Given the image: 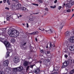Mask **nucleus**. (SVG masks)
<instances>
[{"label":"nucleus","mask_w":74,"mask_h":74,"mask_svg":"<svg viewBox=\"0 0 74 74\" xmlns=\"http://www.w3.org/2000/svg\"><path fill=\"white\" fill-rule=\"evenodd\" d=\"M44 59L42 58L41 60V61L39 63L41 64L42 62L43 63L45 64H47L48 66H49L51 64V62L49 61L50 60L49 59H47V58L45 57Z\"/></svg>","instance_id":"nucleus-4"},{"label":"nucleus","mask_w":74,"mask_h":74,"mask_svg":"<svg viewBox=\"0 0 74 74\" xmlns=\"http://www.w3.org/2000/svg\"><path fill=\"white\" fill-rule=\"evenodd\" d=\"M42 57H44L43 56H42Z\"/></svg>","instance_id":"nucleus-63"},{"label":"nucleus","mask_w":74,"mask_h":74,"mask_svg":"<svg viewBox=\"0 0 74 74\" xmlns=\"http://www.w3.org/2000/svg\"><path fill=\"white\" fill-rule=\"evenodd\" d=\"M4 40V38L0 37V41L3 43L6 48L7 51L5 56V58H7L10 56V52H11L12 51V50L11 49V45L10 44V43L7 41L3 42V40Z\"/></svg>","instance_id":"nucleus-1"},{"label":"nucleus","mask_w":74,"mask_h":74,"mask_svg":"<svg viewBox=\"0 0 74 74\" xmlns=\"http://www.w3.org/2000/svg\"><path fill=\"white\" fill-rule=\"evenodd\" d=\"M11 42L13 43L15 42V40L14 38L12 39L11 40Z\"/></svg>","instance_id":"nucleus-25"},{"label":"nucleus","mask_w":74,"mask_h":74,"mask_svg":"<svg viewBox=\"0 0 74 74\" xmlns=\"http://www.w3.org/2000/svg\"><path fill=\"white\" fill-rule=\"evenodd\" d=\"M8 63H9V61L8 60H5L3 62L4 66H8Z\"/></svg>","instance_id":"nucleus-15"},{"label":"nucleus","mask_w":74,"mask_h":74,"mask_svg":"<svg viewBox=\"0 0 74 74\" xmlns=\"http://www.w3.org/2000/svg\"><path fill=\"white\" fill-rule=\"evenodd\" d=\"M71 11V10L70 9H69L66 10V12H70Z\"/></svg>","instance_id":"nucleus-35"},{"label":"nucleus","mask_w":74,"mask_h":74,"mask_svg":"<svg viewBox=\"0 0 74 74\" xmlns=\"http://www.w3.org/2000/svg\"><path fill=\"white\" fill-rule=\"evenodd\" d=\"M74 4V1L71 2V1H69L68 2V3L66 4L65 7L66 8H70L71 5H73Z\"/></svg>","instance_id":"nucleus-7"},{"label":"nucleus","mask_w":74,"mask_h":74,"mask_svg":"<svg viewBox=\"0 0 74 74\" xmlns=\"http://www.w3.org/2000/svg\"><path fill=\"white\" fill-rule=\"evenodd\" d=\"M63 45H66V49H65V52L67 53L68 52V47H70V42H67L65 43H64L63 44Z\"/></svg>","instance_id":"nucleus-9"},{"label":"nucleus","mask_w":74,"mask_h":74,"mask_svg":"<svg viewBox=\"0 0 74 74\" xmlns=\"http://www.w3.org/2000/svg\"><path fill=\"white\" fill-rule=\"evenodd\" d=\"M35 40H36V41H38L37 38H36Z\"/></svg>","instance_id":"nucleus-52"},{"label":"nucleus","mask_w":74,"mask_h":74,"mask_svg":"<svg viewBox=\"0 0 74 74\" xmlns=\"http://www.w3.org/2000/svg\"><path fill=\"white\" fill-rule=\"evenodd\" d=\"M4 23H5V21H4Z\"/></svg>","instance_id":"nucleus-60"},{"label":"nucleus","mask_w":74,"mask_h":74,"mask_svg":"<svg viewBox=\"0 0 74 74\" xmlns=\"http://www.w3.org/2000/svg\"><path fill=\"white\" fill-rule=\"evenodd\" d=\"M55 47V45H52V42H50V47L51 48V47Z\"/></svg>","instance_id":"nucleus-26"},{"label":"nucleus","mask_w":74,"mask_h":74,"mask_svg":"<svg viewBox=\"0 0 74 74\" xmlns=\"http://www.w3.org/2000/svg\"><path fill=\"white\" fill-rule=\"evenodd\" d=\"M57 1H57V0H56L54 2V3H57Z\"/></svg>","instance_id":"nucleus-47"},{"label":"nucleus","mask_w":74,"mask_h":74,"mask_svg":"<svg viewBox=\"0 0 74 74\" xmlns=\"http://www.w3.org/2000/svg\"><path fill=\"white\" fill-rule=\"evenodd\" d=\"M38 32L37 31H36V32H34L33 33H32L30 34L32 35L33 34V35H34V34H38Z\"/></svg>","instance_id":"nucleus-21"},{"label":"nucleus","mask_w":74,"mask_h":74,"mask_svg":"<svg viewBox=\"0 0 74 74\" xmlns=\"http://www.w3.org/2000/svg\"><path fill=\"white\" fill-rule=\"evenodd\" d=\"M73 51H74V49H73Z\"/></svg>","instance_id":"nucleus-61"},{"label":"nucleus","mask_w":74,"mask_h":74,"mask_svg":"<svg viewBox=\"0 0 74 74\" xmlns=\"http://www.w3.org/2000/svg\"><path fill=\"white\" fill-rule=\"evenodd\" d=\"M2 71H0V74H5V73L4 71L5 72H8L9 70H10V68L9 67H7L5 69L4 68H3L2 69Z\"/></svg>","instance_id":"nucleus-6"},{"label":"nucleus","mask_w":74,"mask_h":74,"mask_svg":"<svg viewBox=\"0 0 74 74\" xmlns=\"http://www.w3.org/2000/svg\"><path fill=\"white\" fill-rule=\"evenodd\" d=\"M64 56L65 58H67L68 57V56L67 54H65Z\"/></svg>","instance_id":"nucleus-40"},{"label":"nucleus","mask_w":74,"mask_h":74,"mask_svg":"<svg viewBox=\"0 0 74 74\" xmlns=\"http://www.w3.org/2000/svg\"><path fill=\"white\" fill-rule=\"evenodd\" d=\"M47 54H49V53H50V51H47Z\"/></svg>","instance_id":"nucleus-44"},{"label":"nucleus","mask_w":74,"mask_h":74,"mask_svg":"<svg viewBox=\"0 0 74 74\" xmlns=\"http://www.w3.org/2000/svg\"><path fill=\"white\" fill-rule=\"evenodd\" d=\"M46 48H48V46H46Z\"/></svg>","instance_id":"nucleus-58"},{"label":"nucleus","mask_w":74,"mask_h":74,"mask_svg":"<svg viewBox=\"0 0 74 74\" xmlns=\"http://www.w3.org/2000/svg\"><path fill=\"white\" fill-rule=\"evenodd\" d=\"M69 40L70 42L74 43V36L71 37Z\"/></svg>","instance_id":"nucleus-13"},{"label":"nucleus","mask_w":74,"mask_h":74,"mask_svg":"<svg viewBox=\"0 0 74 74\" xmlns=\"http://www.w3.org/2000/svg\"><path fill=\"white\" fill-rule=\"evenodd\" d=\"M16 10L17 9H21V10L23 11H25V12H27L28 11V10L25 8L24 7H22L20 3H18L16 5Z\"/></svg>","instance_id":"nucleus-5"},{"label":"nucleus","mask_w":74,"mask_h":74,"mask_svg":"<svg viewBox=\"0 0 74 74\" xmlns=\"http://www.w3.org/2000/svg\"><path fill=\"white\" fill-rule=\"evenodd\" d=\"M6 33V29L2 28L0 29V36H5Z\"/></svg>","instance_id":"nucleus-8"},{"label":"nucleus","mask_w":74,"mask_h":74,"mask_svg":"<svg viewBox=\"0 0 74 74\" xmlns=\"http://www.w3.org/2000/svg\"><path fill=\"white\" fill-rule=\"evenodd\" d=\"M72 33H73V35H74V29L72 31Z\"/></svg>","instance_id":"nucleus-51"},{"label":"nucleus","mask_w":74,"mask_h":74,"mask_svg":"<svg viewBox=\"0 0 74 74\" xmlns=\"http://www.w3.org/2000/svg\"><path fill=\"white\" fill-rule=\"evenodd\" d=\"M11 37H17L19 36V31L16 29H10L8 32Z\"/></svg>","instance_id":"nucleus-2"},{"label":"nucleus","mask_w":74,"mask_h":74,"mask_svg":"<svg viewBox=\"0 0 74 74\" xmlns=\"http://www.w3.org/2000/svg\"><path fill=\"white\" fill-rule=\"evenodd\" d=\"M27 27H29V24L28 23H27Z\"/></svg>","instance_id":"nucleus-46"},{"label":"nucleus","mask_w":74,"mask_h":74,"mask_svg":"<svg viewBox=\"0 0 74 74\" xmlns=\"http://www.w3.org/2000/svg\"><path fill=\"white\" fill-rule=\"evenodd\" d=\"M7 3L8 4V5H10V1L9 0H7L6 1Z\"/></svg>","instance_id":"nucleus-28"},{"label":"nucleus","mask_w":74,"mask_h":74,"mask_svg":"<svg viewBox=\"0 0 74 74\" xmlns=\"http://www.w3.org/2000/svg\"><path fill=\"white\" fill-rule=\"evenodd\" d=\"M46 32H48V31H49L51 32V33H52V31L51 30V29H50V30H45Z\"/></svg>","instance_id":"nucleus-31"},{"label":"nucleus","mask_w":74,"mask_h":74,"mask_svg":"<svg viewBox=\"0 0 74 74\" xmlns=\"http://www.w3.org/2000/svg\"><path fill=\"white\" fill-rule=\"evenodd\" d=\"M39 30H41V31H45V29H44V28L42 29L40 28H39Z\"/></svg>","instance_id":"nucleus-36"},{"label":"nucleus","mask_w":74,"mask_h":74,"mask_svg":"<svg viewBox=\"0 0 74 74\" xmlns=\"http://www.w3.org/2000/svg\"><path fill=\"white\" fill-rule=\"evenodd\" d=\"M34 66V65H31L30 66V67L31 68H32V69H33Z\"/></svg>","instance_id":"nucleus-37"},{"label":"nucleus","mask_w":74,"mask_h":74,"mask_svg":"<svg viewBox=\"0 0 74 74\" xmlns=\"http://www.w3.org/2000/svg\"><path fill=\"white\" fill-rule=\"evenodd\" d=\"M73 16H74V14L72 15V17H73Z\"/></svg>","instance_id":"nucleus-55"},{"label":"nucleus","mask_w":74,"mask_h":74,"mask_svg":"<svg viewBox=\"0 0 74 74\" xmlns=\"http://www.w3.org/2000/svg\"><path fill=\"white\" fill-rule=\"evenodd\" d=\"M56 36L55 37H54V38H58V35L56 34V35H55Z\"/></svg>","instance_id":"nucleus-34"},{"label":"nucleus","mask_w":74,"mask_h":74,"mask_svg":"<svg viewBox=\"0 0 74 74\" xmlns=\"http://www.w3.org/2000/svg\"><path fill=\"white\" fill-rule=\"evenodd\" d=\"M17 16L18 18H19V17H20V18H21V17H22V15H20L19 14H17Z\"/></svg>","instance_id":"nucleus-27"},{"label":"nucleus","mask_w":74,"mask_h":74,"mask_svg":"<svg viewBox=\"0 0 74 74\" xmlns=\"http://www.w3.org/2000/svg\"><path fill=\"white\" fill-rule=\"evenodd\" d=\"M19 58L18 57H15L13 58V60L14 63H17L19 62Z\"/></svg>","instance_id":"nucleus-11"},{"label":"nucleus","mask_w":74,"mask_h":74,"mask_svg":"<svg viewBox=\"0 0 74 74\" xmlns=\"http://www.w3.org/2000/svg\"><path fill=\"white\" fill-rule=\"evenodd\" d=\"M29 64V62L27 61H25L24 62L23 65L24 66H27Z\"/></svg>","instance_id":"nucleus-17"},{"label":"nucleus","mask_w":74,"mask_h":74,"mask_svg":"<svg viewBox=\"0 0 74 74\" xmlns=\"http://www.w3.org/2000/svg\"><path fill=\"white\" fill-rule=\"evenodd\" d=\"M12 1H15L16 3H18V0H12Z\"/></svg>","instance_id":"nucleus-41"},{"label":"nucleus","mask_w":74,"mask_h":74,"mask_svg":"<svg viewBox=\"0 0 74 74\" xmlns=\"http://www.w3.org/2000/svg\"><path fill=\"white\" fill-rule=\"evenodd\" d=\"M3 2L4 3H5V2H6V1H4L3 0Z\"/></svg>","instance_id":"nucleus-53"},{"label":"nucleus","mask_w":74,"mask_h":74,"mask_svg":"<svg viewBox=\"0 0 74 74\" xmlns=\"http://www.w3.org/2000/svg\"><path fill=\"white\" fill-rule=\"evenodd\" d=\"M61 8H62V7H61V6H60L59 7L58 10H60L61 9Z\"/></svg>","instance_id":"nucleus-43"},{"label":"nucleus","mask_w":74,"mask_h":74,"mask_svg":"<svg viewBox=\"0 0 74 74\" xmlns=\"http://www.w3.org/2000/svg\"><path fill=\"white\" fill-rule=\"evenodd\" d=\"M29 64H31L32 63V62H29Z\"/></svg>","instance_id":"nucleus-56"},{"label":"nucleus","mask_w":74,"mask_h":74,"mask_svg":"<svg viewBox=\"0 0 74 74\" xmlns=\"http://www.w3.org/2000/svg\"><path fill=\"white\" fill-rule=\"evenodd\" d=\"M34 14L35 15H36V14H38V13H35Z\"/></svg>","instance_id":"nucleus-54"},{"label":"nucleus","mask_w":74,"mask_h":74,"mask_svg":"<svg viewBox=\"0 0 74 74\" xmlns=\"http://www.w3.org/2000/svg\"><path fill=\"white\" fill-rule=\"evenodd\" d=\"M26 42L24 43H21L20 44L21 47H22H22H23V46H24L25 45H26Z\"/></svg>","instance_id":"nucleus-23"},{"label":"nucleus","mask_w":74,"mask_h":74,"mask_svg":"<svg viewBox=\"0 0 74 74\" xmlns=\"http://www.w3.org/2000/svg\"><path fill=\"white\" fill-rule=\"evenodd\" d=\"M33 5H36V6H38V4L36 3H32Z\"/></svg>","instance_id":"nucleus-33"},{"label":"nucleus","mask_w":74,"mask_h":74,"mask_svg":"<svg viewBox=\"0 0 74 74\" xmlns=\"http://www.w3.org/2000/svg\"><path fill=\"white\" fill-rule=\"evenodd\" d=\"M51 74H58V73L57 72H55L53 73H51Z\"/></svg>","instance_id":"nucleus-45"},{"label":"nucleus","mask_w":74,"mask_h":74,"mask_svg":"<svg viewBox=\"0 0 74 74\" xmlns=\"http://www.w3.org/2000/svg\"><path fill=\"white\" fill-rule=\"evenodd\" d=\"M73 49V46H71L69 47V50L70 51H73V49Z\"/></svg>","instance_id":"nucleus-24"},{"label":"nucleus","mask_w":74,"mask_h":74,"mask_svg":"<svg viewBox=\"0 0 74 74\" xmlns=\"http://www.w3.org/2000/svg\"><path fill=\"white\" fill-rule=\"evenodd\" d=\"M65 5H66V4L64 3L63 5V7H64L65 6Z\"/></svg>","instance_id":"nucleus-48"},{"label":"nucleus","mask_w":74,"mask_h":74,"mask_svg":"<svg viewBox=\"0 0 74 74\" xmlns=\"http://www.w3.org/2000/svg\"><path fill=\"white\" fill-rule=\"evenodd\" d=\"M70 33H71L69 31H67L65 33V36H66V37H68V36H70Z\"/></svg>","instance_id":"nucleus-19"},{"label":"nucleus","mask_w":74,"mask_h":74,"mask_svg":"<svg viewBox=\"0 0 74 74\" xmlns=\"http://www.w3.org/2000/svg\"><path fill=\"white\" fill-rule=\"evenodd\" d=\"M72 11H74V9H72Z\"/></svg>","instance_id":"nucleus-59"},{"label":"nucleus","mask_w":74,"mask_h":74,"mask_svg":"<svg viewBox=\"0 0 74 74\" xmlns=\"http://www.w3.org/2000/svg\"><path fill=\"white\" fill-rule=\"evenodd\" d=\"M23 68L22 66H19L17 68H11V69L12 70L13 74H17V72L19 71L20 72L23 70Z\"/></svg>","instance_id":"nucleus-3"},{"label":"nucleus","mask_w":74,"mask_h":74,"mask_svg":"<svg viewBox=\"0 0 74 74\" xmlns=\"http://www.w3.org/2000/svg\"><path fill=\"white\" fill-rule=\"evenodd\" d=\"M23 26H25V24H23Z\"/></svg>","instance_id":"nucleus-57"},{"label":"nucleus","mask_w":74,"mask_h":74,"mask_svg":"<svg viewBox=\"0 0 74 74\" xmlns=\"http://www.w3.org/2000/svg\"><path fill=\"white\" fill-rule=\"evenodd\" d=\"M10 8L12 10H16V5L14 4H12L11 5Z\"/></svg>","instance_id":"nucleus-14"},{"label":"nucleus","mask_w":74,"mask_h":74,"mask_svg":"<svg viewBox=\"0 0 74 74\" xmlns=\"http://www.w3.org/2000/svg\"><path fill=\"white\" fill-rule=\"evenodd\" d=\"M40 52H41V53H44V51H43V50L42 49L40 50Z\"/></svg>","instance_id":"nucleus-42"},{"label":"nucleus","mask_w":74,"mask_h":74,"mask_svg":"<svg viewBox=\"0 0 74 74\" xmlns=\"http://www.w3.org/2000/svg\"><path fill=\"white\" fill-rule=\"evenodd\" d=\"M40 69L38 68L36 69L34 71V73H36V74H38V73H40Z\"/></svg>","instance_id":"nucleus-16"},{"label":"nucleus","mask_w":74,"mask_h":74,"mask_svg":"<svg viewBox=\"0 0 74 74\" xmlns=\"http://www.w3.org/2000/svg\"><path fill=\"white\" fill-rule=\"evenodd\" d=\"M69 63V61H65L63 63V65H62V68L63 69L64 68L66 67L67 66H68Z\"/></svg>","instance_id":"nucleus-10"},{"label":"nucleus","mask_w":74,"mask_h":74,"mask_svg":"<svg viewBox=\"0 0 74 74\" xmlns=\"http://www.w3.org/2000/svg\"><path fill=\"white\" fill-rule=\"evenodd\" d=\"M59 69V66H56L53 68V71H58Z\"/></svg>","instance_id":"nucleus-18"},{"label":"nucleus","mask_w":74,"mask_h":74,"mask_svg":"<svg viewBox=\"0 0 74 74\" xmlns=\"http://www.w3.org/2000/svg\"><path fill=\"white\" fill-rule=\"evenodd\" d=\"M45 10H46V11H48V9L47 8H46L45 9Z\"/></svg>","instance_id":"nucleus-49"},{"label":"nucleus","mask_w":74,"mask_h":74,"mask_svg":"<svg viewBox=\"0 0 74 74\" xmlns=\"http://www.w3.org/2000/svg\"><path fill=\"white\" fill-rule=\"evenodd\" d=\"M58 25L60 27V29L61 30L63 28V27L64 26L63 21H62L59 24H58Z\"/></svg>","instance_id":"nucleus-12"},{"label":"nucleus","mask_w":74,"mask_h":74,"mask_svg":"<svg viewBox=\"0 0 74 74\" xmlns=\"http://www.w3.org/2000/svg\"><path fill=\"white\" fill-rule=\"evenodd\" d=\"M30 66H28L27 67V68L26 69V70L27 71L28 70H29V67Z\"/></svg>","instance_id":"nucleus-38"},{"label":"nucleus","mask_w":74,"mask_h":74,"mask_svg":"<svg viewBox=\"0 0 74 74\" xmlns=\"http://www.w3.org/2000/svg\"><path fill=\"white\" fill-rule=\"evenodd\" d=\"M10 18H11V16L8 15H7L6 16V19L7 21H9L10 19Z\"/></svg>","instance_id":"nucleus-20"},{"label":"nucleus","mask_w":74,"mask_h":74,"mask_svg":"<svg viewBox=\"0 0 74 74\" xmlns=\"http://www.w3.org/2000/svg\"><path fill=\"white\" fill-rule=\"evenodd\" d=\"M3 0L6 1V0Z\"/></svg>","instance_id":"nucleus-62"},{"label":"nucleus","mask_w":74,"mask_h":74,"mask_svg":"<svg viewBox=\"0 0 74 74\" xmlns=\"http://www.w3.org/2000/svg\"><path fill=\"white\" fill-rule=\"evenodd\" d=\"M5 10H10V8L6 7L5 8Z\"/></svg>","instance_id":"nucleus-39"},{"label":"nucleus","mask_w":74,"mask_h":74,"mask_svg":"<svg viewBox=\"0 0 74 74\" xmlns=\"http://www.w3.org/2000/svg\"><path fill=\"white\" fill-rule=\"evenodd\" d=\"M50 8H56V6L54 5V6H50Z\"/></svg>","instance_id":"nucleus-29"},{"label":"nucleus","mask_w":74,"mask_h":74,"mask_svg":"<svg viewBox=\"0 0 74 74\" xmlns=\"http://www.w3.org/2000/svg\"><path fill=\"white\" fill-rule=\"evenodd\" d=\"M29 20L30 21H34V19L33 17H29Z\"/></svg>","instance_id":"nucleus-22"},{"label":"nucleus","mask_w":74,"mask_h":74,"mask_svg":"<svg viewBox=\"0 0 74 74\" xmlns=\"http://www.w3.org/2000/svg\"><path fill=\"white\" fill-rule=\"evenodd\" d=\"M38 1L40 3H43V1L42 0H38Z\"/></svg>","instance_id":"nucleus-30"},{"label":"nucleus","mask_w":74,"mask_h":74,"mask_svg":"<svg viewBox=\"0 0 74 74\" xmlns=\"http://www.w3.org/2000/svg\"><path fill=\"white\" fill-rule=\"evenodd\" d=\"M3 3L2 1H0V4H1Z\"/></svg>","instance_id":"nucleus-50"},{"label":"nucleus","mask_w":74,"mask_h":74,"mask_svg":"<svg viewBox=\"0 0 74 74\" xmlns=\"http://www.w3.org/2000/svg\"><path fill=\"white\" fill-rule=\"evenodd\" d=\"M74 69H73L71 71L70 74H73V73H74Z\"/></svg>","instance_id":"nucleus-32"}]
</instances>
